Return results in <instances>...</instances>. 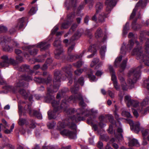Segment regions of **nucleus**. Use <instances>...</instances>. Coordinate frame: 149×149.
Segmentation results:
<instances>
[{"instance_id": "obj_1", "label": "nucleus", "mask_w": 149, "mask_h": 149, "mask_svg": "<svg viewBox=\"0 0 149 149\" xmlns=\"http://www.w3.org/2000/svg\"><path fill=\"white\" fill-rule=\"evenodd\" d=\"M61 74L60 71L55 72L54 74V78L53 80V89L51 90L49 87L47 88V92L46 94L45 100L46 102L48 103H51L52 106L54 107L53 111L49 110L47 113L49 119H54L56 118V112L59 110L63 108L67 114L68 117L73 122H77L81 120H83L84 118L81 117L80 115L83 114L82 109H76L74 108H69L66 109L67 107V102L65 100H63L60 106H59V102L55 100V97L52 95L53 93H55L58 91L60 86V79Z\"/></svg>"}, {"instance_id": "obj_2", "label": "nucleus", "mask_w": 149, "mask_h": 149, "mask_svg": "<svg viewBox=\"0 0 149 149\" xmlns=\"http://www.w3.org/2000/svg\"><path fill=\"white\" fill-rule=\"evenodd\" d=\"M33 78L30 76H23L17 80L15 84V89L16 90L19 89V93L25 99H27L30 94L29 92L26 91L23 89H21L20 88L22 87H26L28 86V83L26 81H29L32 80Z\"/></svg>"}, {"instance_id": "obj_3", "label": "nucleus", "mask_w": 149, "mask_h": 149, "mask_svg": "<svg viewBox=\"0 0 149 149\" xmlns=\"http://www.w3.org/2000/svg\"><path fill=\"white\" fill-rule=\"evenodd\" d=\"M135 43L137 46L133 49L132 52V55H136L137 60H140L141 62H144L146 65L149 66V58L143 53V52L141 47H139V42L136 40Z\"/></svg>"}, {"instance_id": "obj_4", "label": "nucleus", "mask_w": 149, "mask_h": 149, "mask_svg": "<svg viewBox=\"0 0 149 149\" xmlns=\"http://www.w3.org/2000/svg\"><path fill=\"white\" fill-rule=\"evenodd\" d=\"M142 68L141 65L136 68L132 69L129 73L130 78L127 80V82L130 84L132 85L136 82L140 76V70Z\"/></svg>"}, {"instance_id": "obj_5", "label": "nucleus", "mask_w": 149, "mask_h": 149, "mask_svg": "<svg viewBox=\"0 0 149 149\" xmlns=\"http://www.w3.org/2000/svg\"><path fill=\"white\" fill-rule=\"evenodd\" d=\"M127 59L126 58L124 60L120 66L121 69L119 70V72L118 73V77L121 84L122 89L123 90L127 89V84L124 78V75L121 73L125 69L126 65Z\"/></svg>"}, {"instance_id": "obj_6", "label": "nucleus", "mask_w": 149, "mask_h": 149, "mask_svg": "<svg viewBox=\"0 0 149 149\" xmlns=\"http://www.w3.org/2000/svg\"><path fill=\"white\" fill-rule=\"evenodd\" d=\"M1 58L2 61L0 62V68L7 67L10 63L14 65L17 64V63L12 58L9 59L7 55H3L2 56Z\"/></svg>"}, {"instance_id": "obj_7", "label": "nucleus", "mask_w": 149, "mask_h": 149, "mask_svg": "<svg viewBox=\"0 0 149 149\" xmlns=\"http://www.w3.org/2000/svg\"><path fill=\"white\" fill-rule=\"evenodd\" d=\"M31 104L26 105L24 107L25 110L29 112L31 116H35L39 119H41L42 116L41 113L36 110L31 109Z\"/></svg>"}, {"instance_id": "obj_8", "label": "nucleus", "mask_w": 149, "mask_h": 149, "mask_svg": "<svg viewBox=\"0 0 149 149\" xmlns=\"http://www.w3.org/2000/svg\"><path fill=\"white\" fill-rule=\"evenodd\" d=\"M77 99H78L80 101L79 102V105L82 107L86 106V104L84 103L82 96L80 93H79L76 96H71L69 99H68L67 101H66L65 99V101L67 102V103L71 100H72L74 102H75Z\"/></svg>"}, {"instance_id": "obj_9", "label": "nucleus", "mask_w": 149, "mask_h": 149, "mask_svg": "<svg viewBox=\"0 0 149 149\" xmlns=\"http://www.w3.org/2000/svg\"><path fill=\"white\" fill-rule=\"evenodd\" d=\"M61 44L60 41L59 40H56L53 43L54 46L57 47L54 52V53L55 57L58 59L59 58V56L62 54L63 52Z\"/></svg>"}, {"instance_id": "obj_10", "label": "nucleus", "mask_w": 149, "mask_h": 149, "mask_svg": "<svg viewBox=\"0 0 149 149\" xmlns=\"http://www.w3.org/2000/svg\"><path fill=\"white\" fill-rule=\"evenodd\" d=\"M60 134L63 136H65L70 139H74L77 138V134L75 131H72L66 129L60 131Z\"/></svg>"}, {"instance_id": "obj_11", "label": "nucleus", "mask_w": 149, "mask_h": 149, "mask_svg": "<svg viewBox=\"0 0 149 149\" xmlns=\"http://www.w3.org/2000/svg\"><path fill=\"white\" fill-rule=\"evenodd\" d=\"M71 67V65H69L65 67L63 69V70L66 72V76L68 79L69 82L68 84L69 85H70L72 83Z\"/></svg>"}, {"instance_id": "obj_12", "label": "nucleus", "mask_w": 149, "mask_h": 149, "mask_svg": "<svg viewBox=\"0 0 149 149\" xmlns=\"http://www.w3.org/2000/svg\"><path fill=\"white\" fill-rule=\"evenodd\" d=\"M74 17V15L73 13L68 15L66 22H63L62 24L61 29H65L68 28L72 22Z\"/></svg>"}, {"instance_id": "obj_13", "label": "nucleus", "mask_w": 149, "mask_h": 149, "mask_svg": "<svg viewBox=\"0 0 149 149\" xmlns=\"http://www.w3.org/2000/svg\"><path fill=\"white\" fill-rule=\"evenodd\" d=\"M128 122L130 125L131 129L135 133H138L140 130L139 122H136L134 123L133 121L130 119H128Z\"/></svg>"}, {"instance_id": "obj_14", "label": "nucleus", "mask_w": 149, "mask_h": 149, "mask_svg": "<svg viewBox=\"0 0 149 149\" xmlns=\"http://www.w3.org/2000/svg\"><path fill=\"white\" fill-rule=\"evenodd\" d=\"M117 0H107L105 2L106 6V11L109 13L116 3Z\"/></svg>"}, {"instance_id": "obj_15", "label": "nucleus", "mask_w": 149, "mask_h": 149, "mask_svg": "<svg viewBox=\"0 0 149 149\" xmlns=\"http://www.w3.org/2000/svg\"><path fill=\"white\" fill-rule=\"evenodd\" d=\"M34 81L37 83L46 84H48L52 81V77L50 74L48 75V77L47 79L40 77H35L34 79Z\"/></svg>"}, {"instance_id": "obj_16", "label": "nucleus", "mask_w": 149, "mask_h": 149, "mask_svg": "<svg viewBox=\"0 0 149 149\" xmlns=\"http://www.w3.org/2000/svg\"><path fill=\"white\" fill-rule=\"evenodd\" d=\"M134 44V42L131 40L129 41L128 44L127 45V49H125V45H123L121 48L120 52L122 54H125L126 51V49L131 50L132 49Z\"/></svg>"}, {"instance_id": "obj_17", "label": "nucleus", "mask_w": 149, "mask_h": 149, "mask_svg": "<svg viewBox=\"0 0 149 149\" xmlns=\"http://www.w3.org/2000/svg\"><path fill=\"white\" fill-rule=\"evenodd\" d=\"M85 51H83L79 55L77 54L72 55L69 54L68 57V60L70 61H73L77 59L81 58L85 52Z\"/></svg>"}, {"instance_id": "obj_18", "label": "nucleus", "mask_w": 149, "mask_h": 149, "mask_svg": "<svg viewBox=\"0 0 149 149\" xmlns=\"http://www.w3.org/2000/svg\"><path fill=\"white\" fill-rule=\"evenodd\" d=\"M50 44L46 42H42L38 43L37 45V47L40 48L41 51L48 49L50 47Z\"/></svg>"}, {"instance_id": "obj_19", "label": "nucleus", "mask_w": 149, "mask_h": 149, "mask_svg": "<svg viewBox=\"0 0 149 149\" xmlns=\"http://www.w3.org/2000/svg\"><path fill=\"white\" fill-rule=\"evenodd\" d=\"M8 41L6 40V39H4L3 42H1L3 50L6 51H11L13 50L12 47H10L7 45V42H8Z\"/></svg>"}, {"instance_id": "obj_20", "label": "nucleus", "mask_w": 149, "mask_h": 149, "mask_svg": "<svg viewBox=\"0 0 149 149\" xmlns=\"http://www.w3.org/2000/svg\"><path fill=\"white\" fill-rule=\"evenodd\" d=\"M143 0H140L137 3L134 9H133L132 12L130 17V19H133L136 15V12L138 10L137 7L139 6H142Z\"/></svg>"}, {"instance_id": "obj_21", "label": "nucleus", "mask_w": 149, "mask_h": 149, "mask_svg": "<svg viewBox=\"0 0 149 149\" xmlns=\"http://www.w3.org/2000/svg\"><path fill=\"white\" fill-rule=\"evenodd\" d=\"M77 2V0H66L65 2V6L67 10L69 9V6L74 7L76 6Z\"/></svg>"}, {"instance_id": "obj_22", "label": "nucleus", "mask_w": 149, "mask_h": 149, "mask_svg": "<svg viewBox=\"0 0 149 149\" xmlns=\"http://www.w3.org/2000/svg\"><path fill=\"white\" fill-rule=\"evenodd\" d=\"M128 140L129 145L130 146H135L139 147L140 146V144L138 141L134 139H132L130 137H127Z\"/></svg>"}, {"instance_id": "obj_23", "label": "nucleus", "mask_w": 149, "mask_h": 149, "mask_svg": "<svg viewBox=\"0 0 149 149\" xmlns=\"http://www.w3.org/2000/svg\"><path fill=\"white\" fill-rule=\"evenodd\" d=\"M109 69L111 74V79L113 82L117 81L116 77L115 74V72L112 66L109 65Z\"/></svg>"}, {"instance_id": "obj_24", "label": "nucleus", "mask_w": 149, "mask_h": 149, "mask_svg": "<svg viewBox=\"0 0 149 149\" xmlns=\"http://www.w3.org/2000/svg\"><path fill=\"white\" fill-rule=\"evenodd\" d=\"M103 36L101 29L99 28L96 31L95 33V36L96 38H101Z\"/></svg>"}, {"instance_id": "obj_25", "label": "nucleus", "mask_w": 149, "mask_h": 149, "mask_svg": "<svg viewBox=\"0 0 149 149\" xmlns=\"http://www.w3.org/2000/svg\"><path fill=\"white\" fill-rule=\"evenodd\" d=\"M106 118H107V117L106 116V115L104 116L103 115H101L99 117V119L100 121L99 125L100 126L102 127H104V125H105L103 123L106 122Z\"/></svg>"}, {"instance_id": "obj_26", "label": "nucleus", "mask_w": 149, "mask_h": 149, "mask_svg": "<svg viewBox=\"0 0 149 149\" xmlns=\"http://www.w3.org/2000/svg\"><path fill=\"white\" fill-rule=\"evenodd\" d=\"M117 132L118 133V135H116L115 137L119 140H122L123 139V136L121 133L123 132V130L121 127H118L117 129Z\"/></svg>"}, {"instance_id": "obj_27", "label": "nucleus", "mask_w": 149, "mask_h": 149, "mask_svg": "<svg viewBox=\"0 0 149 149\" xmlns=\"http://www.w3.org/2000/svg\"><path fill=\"white\" fill-rule=\"evenodd\" d=\"M124 100L127 106L130 107V105L131 104V103L132 100L130 96L129 95H126L125 97Z\"/></svg>"}, {"instance_id": "obj_28", "label": "nucleus", "mask_w": 149, "mask_h": 149, "mask_svg": "<svg viewBox=\"0 0 149 149\" xmlns=\"http://www.w3.org/2000/svg\"><path fill=\"white\" fill-rule=\"evenodd\" d=\"M25 17H23L20 19L19 20L18 23L16 27H18L19 29L22 28L23 26V23L24 22Z\"/></svg>"}, {"instance_id": "obj_29", "label": "nucleus", "mask_w": 149, "mask_h": 149, "mask_svg": "<svg viewBox=\"0 0 149 149\" xmlns=\"http://www.w3.org/2000/svg\"><path fill=\"white\" fill-rule=\"evenodd\" d=\"M103 8V5L100 2L97 3L96 5L95 8L96 12L99 13L100 12Z\"/></svg>"}, {"instance_id": "obj_30", "label": "nucleus", "mask_w": 149, "mask_h": 149, "mask_svg": "<svg viewBox=\"0 0 149 149\" xmlns=\"http://www.w3.org/2000/svg\"><path fill=\"white\" fill-rule=\"evenodd\" d=\"M107 14H104V13L101 14H99L98 17V19L100 22H102L104 21V17H107Z\"/></svg>"}, {"instance_id": "obj_31", "label": "nucleus", "mask_w": 149, "mask_h": 149, "mask_svg": "<svg viewBox=\"0 0 149 149\" xmlns=\"http://www.w3.org/2000/svg\"><path fill=\"white\" fill-rule=\"evenodd\" d=\"M19 118L18 120V123L19 125L22 126L26 123V120L25 119L21 117V114H19Z\"/></svg>"}, {"instance_id": "obj_32", "label": "nucleus", "mask_w": 149, "mask_h": 149, "mask_svg": "<svg viewBox=\"0 0 149 149\" xmlns=\"http://www.w3.org/2000/svg\"><path fill=\"white\" fill-rule=\"evenodd\" d=\"M81 35V33L79 32H77L72 37L71 39L70 40V41L71 42L75 40L78 39L80 37Z\"/></svg>"}, {"instance_id": "obj_33", "label": "nucleus", "mask_w": 149, "mask_h": 149, "mask_svg": "<svg viewBox=\"0 0 149 149\" xmlns=\"http://www.w3.org/2000/svg\"><path fill=\"white\" fill-rule=\"evenodd\" d=\"M106 50V47L103 46L101 47L100 51V53L101 55V58L102 59H104V58L105 53Z\"/></svg>"}, {"instance_id": "obj_34", "label": "nucleus", "mask_w": 149, "mask_h": 149, "mask_svg": "<svg viewBox=\"0 0 149 149\" xmlns=\"http://www.w3.org/2000/svg\"><path fill=\"white\" fill-rule=\"evenodd\" d=\"M96 46L95 45H91L89 47L88 49L89 52L93 53H95L96 52Z\"/></svg>"}, {"instance_id": "obj_35", "label": "nucleus", "mask_w": 149, "mask_h": 149, "mask_svg": "<svg viewBox=\"0 0 149 149\" xmlns=\"http://www.w3.org/2000/svg\"><path fill=\"white\" fill-rule=\"evenodd\" d=\"M29 70V66L26 65H23L19 68V70L20 71H28Z\"/></svg>"}, {"instance_id": "obj_36", "label": "nucleus", "mask_w": 149, "mask_h": 149, "mask_svg": "<svg viewBox=\"0 0 149 149\" xmlns=\"http://www.w3.org/2000/svg\"><path fill=\"white\" fill-rule=\"evenodd\" d=\"M2 88L4 90L2 92H0V93H7L8 91H11L12 89H13V87L12 86L9 85H6L4 86Z\"/></svg>"}, {"instance_id": "obj_37", "label": "nucleus", "mask_w": 149, "mask_h": 149, "mask_svg": "<svg viewBox=\"0 0 149 149\" xmlns=\"http://www.w3.org/2000/svg\"><path fill=\"white\" fill-rule=\"evenodd\" d=\"M123 56L122 55H120L119 57H118L116 59L115 61L114 66L116 67L119 65V63L122 59Z\"/></svg>"}, {"instance_id": "obj_38", "label": "nucleus", "mask_w": 149, "mask_h": 149, "mask_svg": "<svg viewBox=\"0 0 149 149\" xmlns=\"http://www.w3.org/2000/svg\"><path fill=\"white\" fill-rule=\"evenodd\" d=\"M106 116L108 118L109 121L112 124L115 123V121L112 115L111 114H108L106 115Z\"/></svg>"}, {"instance_id": "obj_39", "label": "nucleus", "mask_w": 149, "mask_h": 149, "mask_svg": "<svg viewBox=\"0 0 149 149\" xmlns=\"http://www.w3.org/2000/svg\"><path fill=\"white\" fill-rule=\"evenodd\" d=\"M90 73L88 74V77L92 81H94L95 79V76L93 75V72L91 70H90Z\"/></svg>"}, {"instance_id": "obj_40", "label": "nucleus", "mask_w": 149, "mask_h": 149, "mask_svg": "<svg viewBox=\"0 0 149 149\" xmlns=\"http://www.w3.org/2000/svg\"><path fill=\"white\" fill-rule=\"evenodd\" d=\"M79 90L78 85L75 84L74 87L71 88V92L73 93L76 94Z\"/></svg>"}, {"instance_id": "obj_41", "label": "nucleus", "mask_w": 149, "mask_h": 149, "mask_svg": "<svg viewBox=\"0 0 149 149\" xmlns=\"http://www.w3.org/2000/svg\"><path fill=\"white\" fill-rule=\"evenodd\" d=\"M129 23L127 22L124 27L123 33L124 35L126 34L127 33V31L129 29Z\"/></svg>"}, {"instance_id": "obj_42", "label": "nucleus", "mask_w": 149, "mask_h": 149, "mask_svg": "<svg viewBox=\"0 0 149 149\" xmlns=\"http://www.w3.org/2000/svg\"><path fill=\"white\" fill-rule=\"evenodd\" d=\"M84 62L81 61H79L73 64V65L77 68H80L83 64Z\"/></svg>"}, {"instance_id": "obj_43", "label": "nucleus", "mask_w": 149, "mask_h": 149, "mask_svg": "<svg viewBox=\"0 0 149 149\" xmlns=\"http://www.w3.org/2000/svg\"><path fill=\"white\" fill-rule=\"evenodd\" d=\"M149 103V97H146L145 98L141 103V105L142 106H145L148 104Z\"/></svg>"}, {"instance_id": "obj_44", "label": "nucleus", "mask_w": 149, "mask_h": 149, "mask_svg": "<svg viewBox=\"0 0 149 149\" xmlns=\"http://www.w3.org/2000/svg\"><path fill=\"white\" fill-rule=\"evenodd\" d=\"M66 126L63 122H59L58 124V129L60 130L61 129L63 128Z\"/></svg>"}, {"instance_id": "obj_45", "label": "nucleus", "mask_w": 149, "mask_h": 149, "mask_svg": "<svg viewBox=\"0 0 149 149\" xmlns=\"http://www.w3.org/2000/svg\"><path fill=\"white\" fill-rule=\"evenodd\" d=\"M121 114L122 115L128 118L132 117L131 115L130 112L127 111H126L123 110Z\"/></svg>"}, {"instance_id": "obj_46", "label": "nucleus", "mask_w": 149, "mask_h": 149, "mask_svg": "<svg viewBox=\"0 0 149 149\" xmlns=\"http://www.w3.org/2000/svg\"><path fill=\"white\" fill-rule=\"evenodd\" d=\"M37 8L34 7H32L28 13V14L30 15H32L35 14L37 10Z\"/></svg>"}, {"instance_id": "obj_47", "label": "nucleus", "mask_w": 149, "mask_h": 149, "mask_svg": "<svg viewBox=\"0 0 149 149\" xmlns=\"http://www.w3.org/2000/svg\"><path fill=\"white\" fill-rule=\"evenodd\" d=\"M142 134L143 139L149 134V130L146 129H143L141 130Z\"/></svg>"}, {"instance_id": "obj_48", "label": "nucleus", "mask_w": 149, "mask_h": 149, "mask_svg": "<svg viewBox=\"0 0 149 149\" xmlns=\"http://www.w3.org/2000/svg\"><path fill=\"white\" fill-rule=\"evenodd\" d=\"M145 50L147 53L149 54V39H148L146 43Z\"/></svg>"}, {"instance_id": "obj_49", "label": "nucleus", "mask_w": 149, "mask_h": 149, "mask_svg": "<svg viewBox=\"0 0 149 149\" xmlns=\"http://www.w3.org/2000/svg\"><path fill=\"white\" fill-rule=\"evenodd\" d=\"M99 62V59L97 58H94L91 64V67H93L95 65L98 63Z\"/></svg>"}, {"instance_id": "obj_50", "label": "nucleus", "mask_w": 149, "mask_h": 149, "mask_svg": "<svg viewBox=\"0 0 149 149\" xmlns=\"http://www.w3.org/2000/svg\"><path fill=\"white\" fill-rule=\"evenodd\" d=\"M130 106H132L134 107H136L139 105V102L136 100H132Z\"/></svg>"}, {"instance_id": "obj_51", "label": "nucleus", "mask_w": 149, "mask_h": 149, "mask_svg": "<svg viewBox=\"0 0 149 149\" xmlns=\"http://www.w3.org/2000/svg\"><path fill=\"white\" fill-rule=\"evenodd\" d=\"M69 125L70 126V127L71 128V129H73V130L72 131H75L76 132V125L74 123H69V124H68V125Z\"/></svg>"}, {"instance_id": "obj_52", "label": "nucleus", "mask_w": 149, "mask_h": 149, "mask_svg": "<svg viewBox=\"0 0 149 149\" xmlns=\"http://www.w3.org/2000/svg\"><path fill=\"white\" fill-rule=\"evenodd\" d=\"M38 51L37 49H33L29 51V53L31 55H35L37 54Z\"/></svg>"}, {"instance_id": "obj_53", "label": "nucleus", "mask_w": 149, "mask_h": 149, "mask_svg": "<svg viewBox=\"0 0 149 149\" xmlns=\"http://www.w3.org/2000/svg\"><path fill=\"white\" fill-rule=\"evenodd\" d=\"M36 123L34 120H31L29 127L30 128H34L36 127Z\"/></svg>"}, {"instance_id": "obj_54", "label": "nucleus", "mask_w": 149, "mask_h": 149, "mask_svg": "<svg viewBox=\"0 0 149 149\" xmlns=\"http://www.w3.org/2000/svg\"><path fill=\"white\" fill-rule=\"evenodd\" d=\"M83 69H78L74 71V73L77 75H80L83 72Z\"/></svg>"}, {"instance_id": "obj_55", "label": "nucleus", "mask_w": 149, "mask_h": 149, "mask_svg": "<svg viewBox=\"0 0 149 149\" xmlns=\"http://www.w3.org/2000/svg\"><path fill=\"white\" fill-rule=\"evenodd\" d=\"M98 13L96 12V13L92 17L91 19L93 21L95 22L97 21V19H98L97 17H98L99 15Z\"/></svg>"}, {"instance_id": "obj_56", "label": "nucleus", "mask_w": 149, "mask_h": 149, "mask_svg": "<svg viewBox=\"0 0 149 149\" xmlns=\"http://www.w3.org/2000/svg\"><path fill=\"white\" fill-rule=\"evenodd\" d=\"M55 124H56L54 122H52L51 123H47V125L49 128L51 129L54 127Z\"/></svg>"}, {"instance_id": "obj_57", "label": "nucleus", "mask_w": 149, "mask_h": 149, "mask_svg": "<svg viewBox=\"0 0 149 149\" xmlns=\"http://www.w3.org/2000/svg\"><path fill=\"white\" fill-rule=\"evenodd\" d=\"M78 82L81 86H83L84 84L83 77H80L78 79Z\"/></svg>"}, {"instance_id": "obj_58", "label": "nucleus", "mask_w": 149, "mask_h": 149, "mask_svg": "<svg viewBox=\"0 0 149 149\" xmlns=\"http://www.w3.org/2000/svg\"><path fill=\"white\" fill-rule=\"evenodd\" d=\"M4 147H7V148H9L10 149H14V146L9 143H5L4 145Z\"/></svg>"}, {"instance_id": "obj_59", "label": "nucleus", "mask_w": 149, "mask_h": 149, "mask_svg": "<svg viewBox=\"0 0 149 149\" xmlns=\"http://www.w3.org/2000/svg\"><path fill=\"white\" fill-rule=\"evenodd\" d=\"M136 20H134L132 22V28L135 30L137 29V27L136 26Z\"/></svg>"}, {"instance_id": "obj_60", "label": "nucleus", "mask_w": 149, "mask_h": 149, "mask_svg": "<svg viewBox=\"0 0 149 149\" xmlns=\"http://www.w3.org/2000/svg\"><path fill=\"white\" fill-rule=\"evenodd\" d=\"M58 29V28L57 26H55L52 30L51 34H54Z\"/></svg>"}, {"instance_id": "obj_61", "label": "nucleus", "mask_w": 149, "mask_h": 149, "mask_svg": "<svg viewBox=\"0 0 149 149\" xmlns=\"http://www.w3.org/2000/svg\"><path fill=\"white\" fill-rule=\"evenodd\" d=\"M74 47V44H73L71 46L69 47L68 50V53L69 54H70L71 51L73 49Z\"/></svg>"}, {"instance_id": "obj_62", "label": "nucleus", "mask_w": 149, "mask_h": 149, "mask_svg": "<svg viewBox=\"0 0 149 149\" xmlns=\"http://www.w3.org/2000/svg\"><path fill=\"white\" fill-rule=\"evenodd\" d=\"M114 86L116 90H119L120 89V86L118 85L117 81L113 82Z\"/></svg>"}, {"instance_id": "obj_63", "label": "nucleus", "mask_w": 149, "mask_h": 149, "mask_svg": "<svg viewBox=\"0 0 149 149\" xmlns=\"http://www.w3.org/2000/svg\"><path fill=\"white\" fill-rule=\"evenodd\" d=\"M1 121L5 125L4 126V128H6V127H9V125L8 124L7 122L4 119H2Z\"/></svg>"}, {"instance_id": "obj_64", "label": "nucleus", "mask_w": 149, "mask_h": 149, "mask_svg": "<svg viewBox=\"0 0 149 149\" xmlns=\"http://www.w3.org/2000/svg\"><path fill=\"white\" fill-rule=\"evenodd\" d=\"M7 31V28L3 26H0V32H5Z\"/></svg>"}]
</instances>
